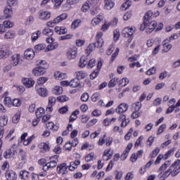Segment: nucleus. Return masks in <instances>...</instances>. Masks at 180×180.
<instances>
[{"instance_id":"5","label":"nucleus","mask_w":180,"mask_h":180,"mask_svg":"<svg viewBox=\"0 0 180 180\" xmlns=\"http://www.w3.org/2000/svg\"><path fill=\"white\" fill-rule=\"evenodd\" d=\"M102 36H103V33L98 32L96 35V41L94 43L97 49H101L103 46V39H102Z\"/></svg>"},{"instance_id":"51","label":"nucleus","mask_w":180,"mask_h":180,"mask_svg":"<svg viewBox=\"0 0 180 180\" xmlns=\"http://www.w3.org/2000/svg\"><path fill=\"white\" fill-rule=\"evenodd\" d=\"M157 72V68L155 67H153L150 69L148 70L146 72L147 75H154Z\"/></svg>"},{"instance_id":"24","label":"nucleus","mask_w":180,"mask_h":180,"mask_svg":"<svg viewBox=\"0 0 180 180\" xmlns=\"http://www.w3.org/2000/svg\"><path fill=\"white\" fill-rule=\"evenodd\" d=\"M44 72H46V70H44V69H41L39 67L36 68L33 71L32 73L34 74V75H35L36 77H40V75H43L44 74Z\"/></svg>"},{"instance_id":"59","label":"nucleus","mask_w":180,"mask_h":180,"mask_svg":"<svg viewBox=\"0 0 180 180\" xmlns=\"http://www.w3.org/2000/svg\"><path fill=\"white\" fill-rule=\"evenodd\" d=\"M99 96H101V94L98 92L94 93L92 96H91V101L92 102H96V101L98 99H99Z\"/></svg>"},{"instance_id":"26","label":"nucleus","mask_w":180,"mask_h":180,"mask_svg":"<svg viewBox=\"0 0 180 180\" xmlns=\"http://www.w3.org/2000/svg\"><path fill=\"white\" fill-rule=\"evenodd\" d=\"M68 18V15L67 13H63L60 15H58L54 19V22H56L57 23H60V22H63V20H65Z\"/></svg>"},{"instance_id":"28","label":"nucleus","mask_w":180,"mask_h":180,"mask_svg":"<svg viewBox=\"0 0 180 180\" xmlns=\"http://www.w3.org/2000/svg\"><path fill=\"white\" fill-rule=\"evenodd\" d=\"M42 34L48 36V37H51L54 34V31L50 28H45L42 32Z\"/></svg>"},{"instance_id":"8","label":"nucleus","mask_w":180,"mask_h":180,"mask_svg":"<svg viewBox=\"0 0 180 180\" xmlns=\"http://www.w3.org/2000/svg\"><path fill=\"white\" fill-rule=\"evenodd\" d=\"M102 68V62H98L97 65V69L95 70L91 75H90V79H94L99 75V71H101V68Z\"/></svg>"},{"instance_id":"44","label":"nucleus","mask_w":180,"mask_h":180,"mask_svg":"<svg viewBox=\"0 0 180 180\" xmlns=\"http://www.w3.org/2000/svg\"><path fill=\"white\" fill-rule=\"evenodd\" d=\"M53 94L55 95H61V94H63V88L60 86H55Z\"/></svg>"},{"instance_id":"17","label":"nucleus","mask_w":180,"mask_h":180,"mask_svg":"<svg viewBox=\"0 0 180 180\" xmlns=\"http://www.w3.org/2000/svg\"><path fill=\"white\" fill-rule=\"evenodd\" d=\"M66 4L63 6L64 11H68L70 8H71V5H74V4H77L78 0H67Z\"/></svg>"},{"instance_id":"47","label":"nucleus","mask_w":180,"mask_h":180,"mask_svg":"<svg viewBox=\"0 0 180 180\" xmlns=\"http://www.w3.org/2000/svg\"><path fill=\"white\" fill-rule=\"evenodd\" d=\"M72 124H69L67 127V130L63 131L62 133L63 136H68L70 133V131H72Z\"/></svg>"},{"instance_id":"23","label":"nucleus","mask_w":180,"mask_h":180,"mask_svg":"<svg viewBox=\"0 0 180 180\" xmlns=\"http://www.w3.org/2000/svg\"><path fill=\"white\" fill-rule=\"evenodd\" d=\"M41 153H46V151H50V146L46 143H41L39 144Z\"/></svg>"},{"instance_id":"4","label":"nucleus","mask_w":180,"mask_h":180,"mask_svg":"<svg viewBox=\"0 0 180 180\" xmlns=\"http://www.w3.org/2000/svg\"><path fill=\"white\" fill-rule=\"evenodd\" d=\"M67 58L69 60H74L78 56V49L77 47H72L66 53Z\"/></svg>"},{"instance_id":"19","label":"nucleus","mask_w":180,"mask_h":180,"mask_svg":"<svg viewBox=\"0 0 180 180\" xmlns=\"http://www.w3.org/2000/svg\"><path fill=\"white\" fill-rule=\"evenodd\" d=\"M55 32L58 34H67L68 30H67V28L65 27H56Z\"/></svg>"},{"instance_id":"7","label":"nucleus","mask_w":180,"mask_h":180,"mask_svg":"<svg viewBox=\"0 0 180 180\" xmlns=\"http://www.w3.org/2000/svg\"><path fill=\"white\" fill-rule=\"evenodd\" d=\"M129 109V105L126 103H121L118 108L115 110L116 113H119L120 115H122V113H124V112H127V110Z\"/></svg>"},{"instance_id":"63","label":"nucleus","mask_w":180,"mask_h":180,"mask_svg":"<svg viewBox=\"0 0 180 180\" xmlns=\"http://www.w3.org/2000/svg\"><path fill=\"white\" fill-rule=\"evenodd\" d=\"M67 112H68V106L67 105L62 107L59 109V112H60L62 115L67 113Z\"/></svg>"},{"instance_id":"22","label":"nucleus","mask_w":180,"mask_h":180,"mask_svg":"<svg viewBox=\"0 0 180 180\" xmlns=\"http://www.w3.org/2000/svg\"><path fill=\"white\" fill-rule=\"evenodd\" d=\"M37 92L38 94H39L40 96H42V98H46L49 95V92L47 91V89L41 88L37 89Z\"/></svg>"},{"instance_id":"9","label":"nucleus","mask_w":180,"mask_h":180,"mask_svg":"<svg viewBox=\"0 0 180 180\" xmlns=\"http://www.w3.org/2000/svg\"><path fill=\"white\" fill-rule=\"evenodd\" d=\"M11 64H13V67H16L19 64L20 61V55L19 53H16L13 55L11 57Z\"/></svg>"},{"instance_id":"20","label":"nucleus","mask_w":180,"mask_h":180,"mask_svg":"<svg viewBox=\"0 0 180 180\" xmlns=\"http://www.w3.org/2000/svg\"><path fill=\"white\" fill-rule=\"evenodd\" d=\"M4 12L6 19H9L12 18V15H13V11L12 10L11 8L6 7L4 8Z\"/></svg>"},{"instance_id":"48","label":"nucleus","mask_w":180,"mask_h":180,"mask_svg":"<svg viewBox=\"0 0 180 180\" xmlns=\"http://www.w3.org/2000/svg\"><path fill=\"white\" fill-rule=\"evenodd\" d=\"M96 60L95 59H91L87 62V68H94L96 65Z\"/></svg>"},{"instance_id":"52","label":"nucleus","mask_w":180,"mask_h":180,"mask_svg":"<svg viewBox=\"0 0 180 180\" xmlns=\"http://www.w3.org/2000/svg\"><path fill=\"white\" fill-rule=\"evenodd\" d=\"M124 32L127 33L131 37H133L134 30H133L132 27H131V28L127 27V28L124 29Z\"/></svg>"},{"instance_id":"62","label":"nucleus","mask_w":180,"mask_h":180,"mask_svg":"<svg viewBox=\"0 0 180 180\" xmlns=\"http://www.w3.org/2000/svg\"><path fill=\"white\" fill-rule=\"evenodd\" d=\"M7 4L8 5V6H10V8H11V6H15V5H18V1L7 0Z\"/></svg>"},{"instance_id":"37","label":"nucleus","mask_w":180,"mask_h":180,"mask_svg":"<svg viewBox=\"0 0 180 180\" xmlns=\"http://www.w3.org/2000/svg\"><path fill=\"white\" fill-rule=\"evenodd\" d=\"M13 123H19L20 120V111H18L15 113V115L13 117Z\"/></svg>"},{"instance_id":"14","label":"nucleus","mask_w":180,"mask_h":180,"mask_svg":"<svg viewBox=\"0 0 180 180\" xmlns=\"http://www.w3.org/2000/svg\"><path fill=\"white\" fill-rule=\"evenodd\" d=\"M104 8L107 11H110L115 6V0H105Z\"/></svg>"},{"instance_id":"11","label":"nucleus","mask_w":180,"mask_h":180,"mask_svg":"<svg viewBox=\"0 0 180 180\" xmlns=\"http://www.w3.org/2000/svg\"><path fill=\"white\" fill-rule=\"evenodd\" d=\"M22 82L26 88H32L34 85V80H32V79L29 78H24L22 80Z\"/></svg>"},{"instance_id":"10","label":"nucleus","mask_w":180,"mask_h":180,"mask_svg":"<svg viewBox=\"0 0 180 180\" xmlns=\"http://www.w3.org/2000/svg\"><path fill=\"white\" fill-rule=\"evenodd\" d=\"M6 178L7 180H16L18 176L16 175V172L8 170L6 172Z\"/></svg>"},{"instance_id":"45","label":"nucleus","mask_w":180,"mask_h":180,"mask_svg":"<svg viewBox=\"0 0 180 180\" xmlns=\"http://www.w3.org/2000/svg\"><path fill=\"white\" fill-rule=\"evenodd\" d=\"M2 25L5 27L6 30H8V29H11V27H13V23L9 20L4 21Z\"/></svg>"},{"instance_id":"58","label":"nucleus","mask_w":180,"mask_h":180,"mask_svg":"<svg viewBox=\"0 0 180 180\" xmlns=\"http://www.w3.org/2000/svg\"><path fill=\"white\" fill-rule=\"evenodd\" d=\"M47 77H39L37 80L38 85H43L45 82H47Z\"/></svg>"},{"instance_id":"36","label":"nucleus","mask_w":180,"mask_h":180,"mask_svg":"<svg viewBox=\"0 0 180 180\" xmlns=\"http://www.w3.org/2000/svg\"><path fill=\"white\" fill-rule=\"evenodd\" d=\"M76 79H78L79 80L80 79H84L86 77V74L82 71H79L76 72Z\"/></svg>"},{"instance_id":"54","label":"nucleus","mask_w":180,"mask_h":180,"mask_svg":"<svg viewBox=\"0 0 180 180\" xmlns=\"http://www.w3.org/2000/svg\"><path fill=\"white\" fill-rule=\"evenodd\" d=\"M72 147V144L70 141L67 142L64 146V148L66 151H71Z\"/></svg>"},{"instance_id":"2","label":"nucleus","mask_w":180,"mask_h":180,"mask_svg":"<svg viewBox=\"0 0 180 180\" xmlns=\"http://www.w3.org/2000/svg\"><path fill=\"white\" fill-rule=\"evenodd\" d=\"M61 85H63V86H71V88H78V86L81 85V81H79L77 78H75V79H72L70 82H68V81L61 82Z\"/></svg>"},{"instance_id":"3","label":"nucleus","mask_w":180,"mask_h":180,"mask_svg":"<svg viewBox=\"0 0 180 180\" xmlns=\"http://www.w3.org/2000/svg\"><path fill=\"white\" fill-rule=\"evenodd\" d=\"M15 155H18V152L13 148L6 149L4 153V157L6 160H9V158H15Z\"/></svg>"},{"instance_id":"55","label":"nucleus","mask_w":180,"mask_h":180,"mask_svg":"<svg viewBox=\"0 0 180 180\" xmlns=\"http://www.w3.org/2000/svg\"><path fill=\"white\" fill-rule=\"evenodd\" d=\"M160 153V148H158V147L155 148L153 150L152 153L150 154L151 158H155V157L156 155H158V153Z\"/></svg>"},{"instance_id":"33","label":"nucleus","mask_w":180,"mask_h":180,"mask_svg":"<svg viewBox=\"0 0 180 180\" xmlns=\"http://www.w3.org/2000/svg\"><path fill=\"white\" fill-rule=\"evenodd\" d=\"M45 110L43 108H39L38 110L35 112V115L37 117V119H40L41 116L44 115Z\"/></svg>"},{"instance_id":"61","label":"nucleus","mask_w":180,"mask_h":180,"mask_svg":"<svg viewBox=\"0 0 180 180\" xmlns=\"http://www.w3.org/2000/svg\"><path fill=\"white\" fill-rule=\"evenodd\" d=\"M56 97L51 96L49 98V104L51 106H54L56 105Z\"/></svg>"},{"instance_id":"35","label":"nucleus","mask_w":180,"mask_h":180,"mask_svg":"<svg viewBox=\"0 0 180 180\" xmlns=\"http://www.w3.org/2000/svg\"><path fill=\"white\" fill-rule=\"evenodd\" d=\"M141 109V103L136 102L132 105V110L135 112H139Z\"/></svg>"},{"instance_id":"39","label":"nucleus","mask_w":180,"mask_h":180,"mask_svg":"<svg viewBox=\"0 0 180 180\" xmlns=\"http://www.w3.org/2000/svg\"><path fill=\"white\" fill-rule=\"evenodd\" d=\"M22 105V101L19 98H14L13 99L11 106H15L18 108V106H20Z\"/></svg>"},{"instance_id":"34","label":"nucleus","mask_w":180,"mask_h":180,"mask_svg":"<svg viewBox=\"0 0 180 180\" xmlns=\"http://www.w3.org/2000/svg\"><path fill=\"white\" fill-rule=\"evenodd\" d=\"M41 34V31L38 30L37 32L32 33L31 36L32 41H36L39 39V37Z\"/></svg>"},{"instance_id":"38","label":"nucleus","mask_w":180,"mask_h":180,"mask_svg":"<svg viewBox=\"0 0 180 180\" xmlns=\"http://www.w3.org/2000/svg\"><path fill=\"white\" fill-rule=\"evenodd\" d=\"M46 167H47L46 169H50V168H54L57 167V162L55 160L50 161L46 164Z\"/></svg>"},{"instance_id":"12","label":"nucleus","mask_w":180,"mask_h":180,"mask_svg":"<svg viewBox=\"0 0 180 180\" xmlns=\"http://www.w3.org/2000/svg\"><path fill=\"white\" fill-rule=\"evenodd\" d=\"M117 84H119L120 85H122V80H120V79H119L117 77H115L112 79H111L110 81V82L108 83V87L113 88V87L116 86V85H117Z\"/></svg>"},{"instance_id":"56","label":"nucleus","mask_w":180,"mask_h":180,"mask_svg":"<svg viewBox=\"0 0 180 180\" xmlns=\"http://www.w3.org/2000/svg\"><path fill=\"white\" fill-rule=\"evenodd\" d=\"M95 155V153H91L89 155H87L85 158V160L86 162H89V161H92L94 160V156Z\"/></svg>"},{"instance_id":"30","label":"nucleus","mask_w":180,"mask_h":180,"mask_svg":"<svg viewBox=\"0 0 180 180\" xmlns=\"http://www.w3.org/2000/svg\"><path fill=\"white\" fill-rule=\"evenodd\" d=\"M20 177L21 179H29V172L26 170H22L20 172Z\"/></svg>"},{"instance_id":"60","label":"nucleus","mask_w":180,"mask_h":180,"mask_svg":"<svg viewBox=\"0 0 180 180\" xmlns=\"http://www.w3.org/2000/svg\"><path fill=\"white\" fill-rule=\"evenodd\" d=\"M88 99H89V95L88 93H84L81 96V101L82 102H87Z\"/></svg>"},{"instance_id":"43","label":"nucleus","mask_w":180,"mask_h":180,"mask_svg":"<svg viewBox=\"0 0 180 180\" xmlns=\"http://www.w3.org/2000/svg\"><path fill=\"white\" fill-rule=\"evenodd\" d=\"M12 102L13 100L11 97H5L4 98V104L6 105L8 108H12Z\"/></svg>"},{"instance_id":"57","label":"nucleus","mask_w":180,"mask_h":180,"mask_svg":"<svg viewBox=\"0 0 180 180\" xmlns=\"http://www.w3.org/2000/svg\"><path fill=\"white\" fill-rule=\"evenodd\" d=\"M19 155L22 158V161H26V152H25L23 149L20 150Z\"/></svg>"},{"instance_id":"31","label":"nucleus","mask_w":180,"mask_h":180,"mask_svg":"<svg viewBox=\"0 0 180 180\" xmlns=\"http://www.w3.org/2000/svg\"><path fill=\"white\" fill-rule=\"evenodd\" d=\"M96 45L95 44H90L86 49L85 50V52H86V54H91V53H92V51H94V50H95V48H96Z\"/></svg>"},{"instance_id":"49","label":"nucleus","mask_w":180,"mask_h":180,"mask_svg":"<svg viewBox=\"0 0 180 180\" xmlns=\"http://www.w3.org/2000/svg\"><path fill=\"white\" fill-rule=\"evenodd\" d=\"M165 129H167V124H162V125L159 127V129H158V132H157V134H158V135H160V134L164 133V131H165Z\"/></svg>"},{"instance_id":"53","label":"nucleus","mask_w":180,"mask_h":180,"mask_svg":"<svg viewBox=\"0 0 180 180\" xmlns=\"http://www.w3.org/2000/svg\"><path fill=\"white\" fill-rule=\"evenodd\" d=\"M119 51H120L119 48H116L115 53H112V55L111 56V59H110L111 63H113V61H115V59L116 58V57L117 56H119Z\"/></svg>"},{"instance_id":"46","label":"nucleus","mask_w":180,"mask_h":180,"mask_svg":"<svg viewBox=\"0 0 180 180\" xmlns=\"http://www.w3.org/2000/svg\"><path fill=\"white\" fill-rule=\"evenodd\" d=\"M57 101H58V102L64 103L70 101V98L67 97V96H60L57 97Z\"/></svg>"},{"instance_id":"29","label":"nucleus","mask_w":180,"mask_h":180,"mask_svg":"<svg viewBox=\"0 0 180 180\" xmlns=\"http://www.w3.org/2000/svg\"><path fill=\"white\" fill-rule=\"evenodd\" d=\"M8 124V117L5 115L0 117V127H5Z\"/></svg>"},{"instance_id":"15","label":"nucleus","mask_w":180,"mask_h":180,"mask_svg":"<svg viewBox=\"0 0 180 180\" xmlns=\"http://www.w3.org/2000/svg\"><path fill=\"white\" fill-rule=\"evenodd\" d=\"M37 65L39 68H41L45 71L49 68V64H47L46 60H37Z\"/></svg>"},{"instance_id":"16","label":"nucleus","mask_w":180,"mask_h":180,"mask_svg":"<svg viewBox=\"0 0 180 180\" xmlns=\"http://www.w3.org/2000/svg\"><path fill=\"white\" fill-rule=\"evenodd\" d=\"M155 27H157V21H149L148 24V30L146 31L147 33H151V32L155 30Z\"/></svg>"},{"instance_id":"50","label":"nucleus","mask_w":180,"mask_h":180,"mask_svg":"<svg viewBox=\"0 0 180 180\" xmlns=\"http://www.w3.org/2000/svg\"><path fill=\"white\" fill-rule=\"evenodd\" d=\"M46 49V45L44 44H39L34 46L36 51H41V50H44Z\"/></svg>"},{"instance_id":"21","label":"nucleus","mask_w":180,"mask_h":180,"mask_svg":"<svg viewBox=\"0 0 180 180\" xmlns=\"http://www.w3.org/2000/svg\"><path fill=\"white\" fill-rule=\"evenodd\" d=\"M102 20H103V16L97 15L96 18H94L91 20V25H92V26H96V25H99V23L101 22H102Z\"/></svg>"},{"instance_id":"27","label":"nucleus","mask_w":180,"mask_h":180,"mask_svg":"<svg viewBox=\"0 0 180 180\" xmlns=\"http://www.w3.org/2000/svg\"><path fill=\"white\" fill-rule=\"evenodd\" d=\"M86 65H88V60L85 56H82L79 60V67H80V68H84Z\"/></svg>"},{"instance_id":"25","label":"nucleus","mask_w":180,"mask_h":180,"mask_svg":"<svg viewBox=\"0 0 180 180\" xmlns=\"http://www.w3.org/2000/svg\"><path fill=\"white\" fill-rule=\"evenodd\" d=\"M68 169V167H67V163L64 162L58 165L57 172L58 174H61V171H67Z\"/></svg>"},{"instance_id":"64","label":"nucleus","mask_w":180,"mask_h":180,"mask_svg":"<svg viewBox=\"0 0 180 180\" xmlns=\"http://www.w3.org/2000/svg\"><path fill=\"white\" fill-rule=\"evenodd\" d=\"M130 18H131V11L127 12L123 16L124 20H129Z\"/></svg>"},{"instance_id":"6","label":"nucleus","mask_w":180,"mask_h":180,"mask_svg":"<svg viewBox=\"0 0 180 180\" xmlns=\"http://www.w3.org/2000/svg\"><path fill=\"white\" fill-rule=\"evenodd\" d=\"M11 54H12V51H11L9 47L0 48V60L6 57V56H11Z\"/></svg>"},{"instance_id":"1","label":"nucleus","mask_w":180,"mask_h":180,"mask_svg":"<svg viewBox=\"0 0 180 180\" xmlns=\"http://www.w3.org/2000/svg\"><path fill=\"white\" fill-rule=\"evenodd\" d=\"M180 160H176L170 167H169V172L172 176H176L178 173L180 172Z\"/></svg>"},{"instance_id":"13","label":"nucleus","mask_w":180,"mask_h":180,"mask_svg":"<svg viewBox=\"0 0 180 180\" xmlns=\"http://www.w3.org/2000/svg\"><path fill=\"white\" fill-rule=\"evenodd\" d=\"M24 56L27 60H33L34 58V51L33 49H27L25 51Z\"/></svg>"},{"instance_id":"32","label":"nucleus","mask_w":180,"mask_h":180,"mask_svg":"<svg viewBox=\"0 0 180 180\" xmlns=\"http://www.w3.org/2000/svg\"><path fill=\"white\" fill-rule=\"evenodd\" d=\"M169 165H171V161L168 160L166 161L165 162L164 165H162L160 168H159V172H162V171H165V169H167V168H168V167H169Z\"/></svg>"},{"instance_id":"18","label":"nucleus","mask_w":180,"mask_h":180,"mask_svg":"<svg viewBox=\"0 0 180 180\" xmlns=\"http://www.w3.org/2000/svg\"><path fill=\"white\" fill-rule=\"evenodd\" d=\"M39 16L41 20H48V19H50L51 13H50L49 11H41Z\"/></svg>"},{"instance_id":"41","label":"nucleus","mask_w":180,"mask_h":180,"mask_svg":"<svg viewBox=\"0 0 180 180\" xmlns=\"http://www.w3.org/2000/svg\"><path fill=\"white\" fill-rule=\"evenodd\" d=\"M15 37V32L13 31H8L4 34V38L8 39H13Z\"/></svg>"},{"instance_id":"42","label":"nucleus","mask_w":180,"mask_h":180,"mask_svg":"<svg viewBox=\"0 0 180 180\" xmlns=\"http://www.w3.org/2000/svg\"><path fill=\"white\" fill-rule=\"evenodd\" d=\"M79 25H81V20L77 19L72 22L71 27L72 29H77V27H78Z\"/></svg>"},{"instance_id":"40","label":"nucleus","mask_w":180,"mask_h":180,"mask_svg":"<svg viewBox=\"0 0 180 180\" xmlns=\"http://www.w3.org/2000/svg\"><path fill=\"white\" fill-rule=\"evenodd\" d=\"M153 16V12L148 11L144 15V21L150 23V20H151V17Z\"/></svg>"}]
</instances>
